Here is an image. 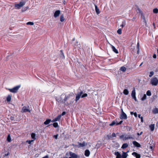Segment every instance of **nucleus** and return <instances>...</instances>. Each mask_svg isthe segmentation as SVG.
Segmentation results:
<instances>
[{"label":"nucleus","mask_w":158,"mask_h":158,"mask_svg":"<svg viewBox=\"0 0 158 158\" xmlns=\"http://www.w3.org/2000/svg\"><path fill=\"white\" fill-rule=\"evenodd\" d=\"M73 95V93H71L70 94H69L67 96H66L64 98V100H59L58 99L56 98V100L59 102H60V103H65L66 101H67V100L68 99H69L71 97H72Z\"/></svg>","instance_id":"obj_1"},{"label":"nucleus","mask_w":158,"mask_h":158,"mask_svg":"<svg viewBox=\"0 0 158 158\" xmlns=\"http://www.w3.org/2000/svg\"><path fill=\"white\" fill-rule=\"evenodd\" d=\"M25 1H23L20 2L19 3L15 4V7L16 9H19L21 7H23L25 5Z\"/></svg>","instance_id":"obj_2"},{"label":"nucleus","mask_w":158,"mask_h":158,"mask_svg":"<svg viewBox=\"0 0 158 158\" xmlns=\"http://www.w3.org/2000/svg\"><path fill=\"white\" fill-rule=\"evenodd\" d=\"M69 154L71 156L70 157L68 158V156H66L68 155V153H66V156L64 157V158H78V157L77 155L71 152H69Z\"/></svg>","instance_id":"obj_3"},{"label":"nucleus","mask_w":158,"mask_h":158,"mask_svg":"<svg viewBox=\"0 0 158 158\" xmlns=\"http://www.w3.org/2000/svg\"><path fill=\"white\" fill-rule=\"evenodd\" d=\"M20 87V85H19L16 86L12 89H8L11 92L14 93H16L17 92Z\"/></svg>","instance_id":"obj_4"},{"label":"nucleus","mask_w":158,"mask_h":158,"mask_svg":"<svg viewBox=\"0 0 158 158\" xmlns=\"http://www.w3.org/2000/svg\"><path fill=\"white\" fill-rule=\"evenodd\" d=\"M150 82L152 85L156 86L158 83V80L156 77H153L151 79Z\"/></svg>","instance_id":"obj_5"},{"label":"nucleus","mask_w":158,"mask_h":158,"mask_svg":"<svg viewBox=\"0 0 158 158\" xmlns=\"http://www.w3.org/2000/svg\"><path fill=\"white\" fill-rule=\"evenodd\" d=\"M121 114L120 118L121 119H126L127 118V116L126 114L123 112V109H121Z\"/></svg>","instance_id":"obj_6"},{"label":"nucleus","mask_w":158,"mask_h":158,"mask_svg":"<svg viewBox=\"0 0 158 158\" xmlns=\"http://www.w3.org/2000/svg\"><path fill=\"white\" fill-rule=\"evenodd\" d=\"M83 93V92L82 91H81L80 92L78 93L76 96L75 101L76 102H77L78 100L81 97V96L82 94Z\"/></svg>","instance_id":"obj_7"},{"label":"nucleus","mask_w":158,"mask_h":158,"mask_svg":"<svg viewBox=\"0 0 158 158\" xmlns=\"http://www.w3.org/2000/svg\"><path fill=\"white\" fill-rule=\"evenodd\" d=\"M60 11V10H56L54 13V16L55 18H56L59 16Z\"/></svg>","instance_id":"obj_8"},{"label":"nucleus","mask_w":158,"mask_h":158,"mask_svg":"<svg viewBox=\"0 0 158 158\" xmlns=\"http://www.w3.org/2000/svg\"><path fill=\"white\" fill-rule=\"evenodd\" d=\"M133 143L134 146L137 147L139 148L141 147L140 144L136 141H133Z\"/></svg>","instance_id":"obj_9"},{"label":"nucleus","mask_w":158,"mask_h":158,"mask_svg":"<svg viewBox=\"0 0 158 158\" xmlns=\"http://www.w3.org/2000/svg\"><path fill=\"white\" fill-rule=\"evenodd\" d=\"M114 154L116 156V158H121L122 156L118 152H116L114 153Z\"/></svg>","instance_id":"obj_10"},{"label":"nucleus","mask_w":158,"mask_h":158,"mask_svg":"<svg viewBox=\"0 0 158 158\" xmlns=\"http://www.w3.org/2000/svg\"><path fill=\"white\" fill-rule=\"evenodd\" d=\"M129 139H133V138L130 135H126L124 138L123 139V140H126Z\"/></svg>","instance_id":"obj_11"},{"label":"nucleus","mask_w":158,"mask_h":158,"mask_svg":"<svg viewBox=\"0 0 158 158\" xmlns=\"http://www.w3.org/2000/svg\"><path fill=\"white\" fill-rule=\"evenodd\" d=\"M110 45L111 47V48H112L113 51L116 53V54L118 53V51L117 50V49L115 48V47L111 44H110Z\"/></svg>","instance_id":"obj_12"},{"label":"nucleus","mask_w":158,"mask_h":158,"mask_svg":"<svg viewBox=\"0 0 158 158\" xmlns=\"http://www.w3.org/2000/svg\"><path fill=\"white\" fill-rule=\"evenodd\" d=\"M22 110L24 112H30V110L29 109H27V107L26 106H24L23 107Z\"/></svg>","instance_id":"obj_13"},{"label":"nucleus","mask_w":158,"mask_h":158,"mask_svg":"<svg viewBox=\"0 0 158 158\" xmlns=\"http://www.w3.org/2000/svg\"><path fill=\"white\" fill-rule=\"evenodd\" d=\"M132 155L135 156L136 157V158H140L141 157L139 154H138L135 152H133L132 153Z\"/></svg>","instance_id":"obj_14"},{"label":"nucleus","mask_w":158,"mask_h":158,"mask_svg":"<svg viewBox=\"0 0 158 158\" xmlns=\"http://www.w3.org/2000/svg\"><path fill=\"white\" fill-rule=\"evenodd\" d=\"M128 156V155L127 154V152H123L121 156L122 158H126Z\"/></svg>","instance_id":"obj_15"},{"label":"nucleus","mask_w":158,"mask_h":158,"mask_svg":"<svg viewBox=\"0 0 158 158\" xmlns=\"http://www.w3.org/2000/svg\"><path fill=\"white\" fill-rule=\"evenodd\" d=\"M152 111L153 113L156 114L158 113V108H155L152 109Z\"/></svg>","instance_id":"obj_16"},{"label":"nucleus","mask_w":158,"mask_h":158,"mask_svg":"<svg viewBox=\"0 0 158 158\" xmlns=\"http://www.w3.org/2000/svg\"><path fill=\"white\" fill-rule=\"evenodd\" d=\"M90 152L89 150H86L85 151V155L86 156H89L90 155Z\"/></svg>","instance_id":"obj_17"},{"label":"nucleus","mask_w":158,"mask_h":158,"mask_svg":"<svg viewBox=\"0 0 158 158\" xmlns=\"http://www.w3.org/2000/svg\"><path fill=\"white\" fill-rule=\"evenodd\" d=\"M51 121V120L50 119H47L44 122V124L46 125H48Z\"/></svg>","instance_id":"obj_18"},{"label":"nucleus","mask_w":158,"mask_h":158,"mask_svg":"<svg viewBox=\"0 0 158 158\" xmlns=\"http://www.w3.org/2000/svg\"><path fill=\"white\" fill-rule=\"evenodd\" d=\"M155 124H152L150 125L149 126V128L152 131H154L155 127Z\"/></svg>","instance_id":"obj_19"},{"label":"nucleus","mask_w":158,"mask_h":158,"mask_svg":"<svg viewBox=\"0 0 158 158\" xmlns=\"http://www.w3.org/2000/svg\"><path fill=\"white\" fill-rule=\"evenodd\" d=\"M87 144L84 142H83L82 143H79V147H84L85 145Z\"/></svg>","instance_id":"obj_20"},{"label":"nucleus","mask_w":158,"mask_h":158,"mask_svg":"<svg viewBox=\"0 0 158 158\" xmlns=\"http://www.w3.org/2000/svg\"><path fill=\"white\" fill-rule=\"evenodd\" d=\"M95 11L97 14H98L100 13V11L99 9L98 8L97 5H95Z\"/></svg>","instance_id":"obj_21"},{"label":"nucleus","mask_w":158,"mask_h":158,"mask_svg":"<svg viewBox=\"0 0 158 158\" xmlns=\"http://www.w3.org/2000/svg\"><path fill=\"white\" fill-rule=\"evenodd\" d=\"M128 146V145L127 143H123V144L121 147V148L123 149H124L127 148Z\"/></svg>","instance_id":"obj_22"},{"label":"nucleus","mask_w":158,"mask_h":158,"mask_svg":"<svg viewBox=\"0 0 158 158\" xmlns=\"http://www.w3.org/2000/svg\"><path fill=\"white\" fill-rule=\"evenodd\" d=\"M61 117V115H58L56 118H55V121L56 122L57 121H59Z\"/></svg>","instance_id":"obj_23"},{"label":"nucleus","mask_w":158,"mask_h":158,"mask_svg":"<svg viewBox=\"0 0 158 158\" xmlns=\"http://www.w3.org/2000/svg\"><path fill=\"white\" fill-rule=\"evenodd\" d=\"M126 21H123L122 22V24L120 26V27H121V28H123L126 25Z\"/></svg>","instance_id":"obj_24"},{"label":"nucleus","mask_w":158,"mask_h":158,"mask_svg":"<svg viewBox=\"0 0 158 158\" xmlns=\"http://www.w3.org/2000/svg\"><path fill=\"white\" fill-rule=\"evenodd\" d=\"M129 92L127 89H125L123 91V93L126 95H127L129 94Z\"/></svg>","instance_id":"obj_25"},{"label":"nucleus","mask_w":158,"mask_h":158,"mask_svg":"<svg viewBox=\"0 0 158 158\" xmlns=\"http://www.w3.org/2000/svg\"><path fill=\"white\" fill-rule=\"evenodd\" d=\"M136 95V93H135V88H134L133 90L132 91L131 93V96H135Z\"/></svg>","instance_id":"obj_26"},{"label":"nucleus","mask_w":158,"mask_h":158,"mask_svg":"<svg viewBox=\"0 0 158 158\" xmlns=\"http://www.w3.org/2000/svg\"><path fill=\"white\" fill-rule=\"evenodd\" d=\"M60 21L61 22H63L64 20V18L63 15H61L60 18Z\"/></svg>","instance_id":"obj_27"},{"label":"nucleus","mask_w":158,"mask_h":158,"mask_svg":"<svg viewBox=\"0 0 158 158\" xmlns=\"http://www.w3.org/2000/svg\"><path fill=\"white\" fill-rule=\"evenodd\" d=\"M11 99V96L10 95H8L7 97L6 100L8 102H10Z\"/></svg>","instance_id":"obj_28"},{"label":"nucleus","mask_w":158,"mask_h":158,"mask_svg":"<svg viewBox=\"0 0 158 158\" xmlns=\"http://www.w3.org/2000/svg\"><path fill=\"white\" fill-rule=\"evenodd\" d=\"M117 122V121L115 122V121H113L112 123L110 124V126H113L115 124L116 125Z\"/></svg>","instance_id":"obj_29"},{"label":"nucleus","mask_w":158,"mask_h":158,"mask_svg":"<svg viewBox=\"0 0 158 158\" xmlns=\"http://www.w3.org/2000/svg\"><path fill=\"white\" fill-rule=\"evenodd\" d=\"M35 133H32L31 134V137L34 140L35 139Z\"/></svg>","instance_id":"obj_30"},{"label":"nucleus","mask_w":158,"mask_h":158,"mask_svg":"<svg viewBox=\"0 0 158 158\" xmlns=\"http://www.w3.org/2000/svg\"><path fill=\"white\" fill-rule=\"evenodd\" d=\"M126 68L124 66L121 67L120 68V70L123 72H124L126 71Z\"/></svg>","instance_id":"obj_31"},{"label":"nucleus","mask_w":158,"mask_h":158,"mask_svg":"<svg viewBox=\"0 0 158 158\" xmlns=\"http://www.w3.org/2000/svg\"><path fill=\"white\" fill-rule=\"evenodd\" d=\"M147 98V96L146 94H144L143 97L141 98V100L143 101L145 100Z\"/></svg>","instance_id":"obj_32"},{"label":"nucleus","mask_w":158,"mask_h":158,"mask_svg":"<svg viewBox=\"0 0 158 158\" xmlns=\"http://www.w3.org/2000/svg\"><path fill=\"white\" fill-rule=\"evenodd\" d=\"M53 127H58V124L56 122H55V123H54L53 124Z\"/></svg>","instance_id":"obj_33"},{"label":"nucleus","mask_w":158,"mask_h":158,"mask_svg":"<svg viewBox=\"0 0 158 158\" xmlns=\"http://www.w3.org/2000/svg\"><path fill=\"white\" fill-rule=\"evenodd\" d=\"M147 95L148 96H150L151 95V93L150 90H148L146 92Z\"/></svg>","instance_id":"obj_34"},{"label":"nucleus","mask_w":158,"mask_h":158,"mask_svg":"<svg viewBox=\"0 0 158 158\" xmlns=\"http://www.w3.org/2000/svg\"><path fill=\"white\" fill-rule=\"evenodd\" d=\"M117 32L119 34H121L122 33V28L119 29L117 30Z\"/></svg>","instance_id":"obj_35"},{"label":"nucleus","mask_w":158,"mask_h":158,"mask_svg":"<svg viewBox=\"0 0 158 158\" xmlns=\"http://www.w3.org/2000/svg\"><path fill=\"white\" fill-rule=\"evenodd\" d=\"M7 140L9 142H10L11 139L10 137V135H8Z\"/></svg>","instance_id":"obj_36"},{"label":"nucleus","mask_w":158,"mask_h":158,"mask_svg":"<svg viewBox=\"0 0 158 158\" xmlns=\"http://www.w3.org/2000/svg\"><path fill=\"white\" fill-rule=\"evenodd\" d=\"M153 12L155 13H158V9L157 8H155L153 9Z\"/></svg>","instance_id":"obj_37"},{"label":"nucleus","mask_w":158,"mask_h":158,"mask_svg":"<svg viewBox=\"0 0 158 158\" xmlns=\"http://www.w3.org/2000/svg\"><path fill=\"white\" fill-rule=\"evenodd\" d=\"M125 134H123L121 135H120L119 137L121 139H123V138H124L125 137Z\"/></svg>","instance_id":"obj_38"},{"label":"nucleus","mask_w":158,"mask_h":158,"mask_svg":"<svg viewBox=\"0 0 158 158\" xmlns=\"http://www.w3.org/2000/svg\"><path fill=\"white\" fill-rule=\"evenodd\" d=\"M27 25H32L34 24V23L33 22H29L27 23Z\"/></svg>","instance_id":"obj_39"},{"label":"nucleus","mask_w":158,"mask_h":158,"mask_svg":"<svg viewBox=\"0 0 158 158\" xmlns=\"http://www.w3.org/2000/svg\"><path fill=\"white\" fill-rule=\"evenodd\" d=\"M87 96V94H84L82 95L81 96V98H84V97H86Z\"/></svg>","instance_id":"obj_40"},{"label":"nucleus","mask_w":158,"mask_h":158,"mask_svg":"<svg viewBox=\"0 0 158 158\" xmlns=\"http://www.w3.org/2000/svg\"><path fill=\"white\" fill-rule=\"evenodd\" d=\"M60 52H61V57H62V58H64V54L63 53V52H62V50H61L60 51Z\"/></svg>","instance_id":"obj_41"},{"label":"nucleus","mask_w":158,"mask_h":158,"mask_svg":"<svg viewBox=\"0 0 158 158\" xmlns=\"http://www.w3.org/2000/svg\"><path fill=\"white\" fill-rule=\"evenodd\" d=\"M142 18L143 19V22L145 23V25H146L147 24V23L146 22V19H145L144 17L143 16H142Z\"/></svg>","instance_id":"obj_42"},{"label":"nucleus","mask_w":158,"mask_h":158,"mask_svg":"<svg viewBox=\"0 0 158 158\" xmlns=\"http://www.w3.org/2000/svg\"><path fill=\"white\" fill-rule=\"evenodd\" d=\"M154 74V72L153 71L150 72V74L149 75V77H151Z\"/></svg>","instance_id":"obj_43"},{"label":"nucleus","mask_w":158,"mask_h":158,"mask_svg":"<svg viewBox=\"0 0 158 158\" xmlns=\"http://www.w3.org/2000/svg\"><path fill=\"white\" fill-rule=\"evenodd\" d=\"M34 140H27V142L29 144H31V143Z\"/></svg>","instance_id":"obj_44"},{"label":"nucleus","mask_w":158,"mask_h":158,"mask_svg":"<svg viewBox=\"0 0 158 158\" xmlns=\"http://www.w3.org/2000/svg\"><path fill=\"white\" fill-rule=\"evenodd\" d=\"M123 122V121L121 120V121L119 123L117 122V123L116 124V125H120L122 124V123Z\"/></svg>","instance_id":"obj_45"},{"label":"nucleus","mask_w":158,"mask_h":158,"mask_svg":"<svg viewBox=\"0 0 158 158\" xmlns=\"http://www.w3.org/2000/svg\"><path fill=\"white\" fill-rule=\"evenodd\" d=\"M132 97L135 100V101H137V99H136V96H132Z\"/></svg>","instance_id":"obj_46"},{"label":"nucleus","mask_w":158,"mask_h":158,"mask_svg":"<svg viewBox=\"0 0 158 158\" xmlns=\"http://www.w3.org/2000/svg\"><path fill=\"white\" fill-rule=\"evenodd\" d=\"M149 148L150 149L151 151H152L153 150V146H150L149 147Z\"/></svg>","instance_id":"obj_47"},{"label":"nucleus","mask_w":158,"mask_h":158,"mask_svg":"<svg viewBox=\"0 0 158 158\" xmlns=\"http://www.w3.org/2000/svg\"><path fill=\"white\" fill-rule=\"evenodd\" d=\"M112 136L114 137H115L116 136V134L115 133H113L112 134Z\"/></svg>","instance_id":"obj_48"},{"label":"nucleus","mask_w":158,"mask_h":158,"mask_svg":"<svg viewBox=\"0 0 158 158\" xmlns=\"http://www.w3.org/2000/svg\"><path fill=\"white\" fill-rule=\"evenodd\" d=\"M58 136V135L57 134L56 135H54V138H55V139H57V137Z\"/></svg>","instance_id":"obj_49"},{"label":"nucleus","mask_w":158,"mask_h":158,"mask_svg":"<svg viewBox=\"0 0 158 158\" xmlns=\"http://www.w3.org/2000/svg\"><path fill=\"white\" fill-rule=\"evenodd\" d=\"M65 114H66V112L64 111L60 115H61V116H63V115H65Z\"/></svg>","instance_id":"obj_50"},{"label":"nucleus","mask_w":158,"mask_h":158,"mask_svg":"<svg viewBox=\"0 0 158 158\" xmlns=\"http://www.w3.org/2000/svg\"><path fill=\"white\" fill-rule=\"evenodd\" d=\"M9 154V153H7L6 154H5V155L4 156H3L4 157H5V156H8Z\"/></svg>","instance_id":"obj_51"},{"label":"nucleus","mask_w":158,"mask_h":158,"mask_svg":"<svg viewBox=\"0 0 158 158\" xmlns=\"http://www.w3.org/2000/svg\"><path fill=\"white\" fill-rule=\"evenodd\" d=\"M153 57L154 58H156V55L155 54H154L153 56Z\"/></svg>","instance_id":"obj_52"},{"label":"nucleus","mask_w":158,"mask_h":158,"mask_svg":"<svg viewBox=\"0 0 158 158\" xmlns=\"http://www.w3.org/2000/svg\"><path fill=\"white\" fill-rule=\"evenodd\" d=\"M139 43H138V44H137V45H138V47L137 48H138V50L137 52L138 54L139 53Z\"/></svg>","instance_id":"obj_53"},{"label":"nucleus","mask_w":158,"mask_h":158,"mask_svg":"<svg viewBox=\"0 0 158 158\" xmlns=\"http://www.w3.org/2000/svg\"><path fill=\"white\" fill-rule=\"evenodd\" d=\"M49 156L48 155H46L44 157H43L42 158H48Z\"/></svg>","instance_id":"obj_54"},{"label":"nucleus","mask_w":158,"mask_h":158,"mask_svg":"<svg viewBox=\"0 0 158 158\" xmlns=\"http://www.w3.org/2000/svg\"><path fill=\"white\" fill-rule=\"evenodd\" d=\"M134 115L135 116V117H137V114L136 112H135L134 113Z\"/></svg>","instance_id":"obj_55"},{"label":"nucleus","mask_w":158,"mask_h":158,"mask_svg":"<svg viewBox=\"0 0 158 158\" xmlns=\"http://www.w3.org/2000/svg\"><path fill=\"white\" fill-rule=\"evenodd\" d=\"M140 118L141 119V122H143V117H141V118Z\"/></svg>","instance_id":"obj_56"},{"label":"nucleus","mask_w":158,"mask_h":158,"mask_svg":"<svg viewBox=\"0 0 158 158\" xmlns=\"http://www.w3.org/2000/svg\"><path fill=\"white\" fill-rule=\"evenodd\" d=\"M142 133V132H141L140 133H137V135H141Z\"/></svg>","instance_id":"obj_57"},{"label":"nucleus","mask_w":158,"mask_h":158,"mask_svg":"<svg viewBox=\"0 0 158 158\" xmlns=\"http://www.w3.org/2000/svg\"><path fill=\"white\" fill-rule=\"evenodd\" d=\"M52 122H56V121H55V119H53L51 121Z\"/></svg>","instance_id":"obj_58"},{"label":"nucleus","mask_w":158,"mask_h":158,"mask_svg":"<svg viewBox=\"0 0 158 158\" xmlns=\"http://www.w3.org/2000/svg\"><path fill=\"white\" fill-rule=\"evenodd\" d=\"M138 117L139 118H141V115L140 114H139Z\"/></svg>","instance_id":"obj_59"},{"label":"nucleus","mask_w":158,"mask_h":158,"mask_svg":"<svg viewBox=\"0 0 158 158\" xmlns=\"http://www.w3.org/2000/svg\"><path fill=\"white\" fill-rule=\"evenodd\" d=\"M134 113L133 112H131V115H133V114H134Z\"/></svg>","instance_id":"obj_60"},{"label":"nucleus","mask_w":158,"mask_h":158,"mask_svg":"<svg viewBox=\"0 0 158 158\" xmlns=\"http://www.w3.org/2000/svg\"><path fill=\"white\" fill-rule=\"evenodd\" d=\"M143 63V62H142V63L140 64V65H139V67L141 66L142 65V64Z\"/></svg>","instance_id":"obj_61"},{"label":"nucleus","mask_w":158,"mask_h":158,"mask_svg":"<svg viewBox=\"0 0 158 158\" xmlns=\"http://www.w3.org/2000/svg\"><path fill=\"white\" fill-rule=\"evenodd\" d=\"M75 40V38H73V39H72V41H74Z\"/></svg>","instance_id":"obj_62"},{"label":"nucleus","mask_w":158,"mask_h":158,"mask_svg":"<svg viewBox=\"0 0 158 158\" xmlns=\"http://www.w3.org/2000/svg\"><path fill=\"white\" fill-rule=\"evenodd\" d=\"M65 104L66 105H67L69 104L68 103H65Z\"/></svg>","instance_id":"obj_63"},{"label":"nucleus","mask_w":158,"mask_h":158,"mask_svg":"<svg viewBox=\"0 0 158 158\" xmlns=\"http://www.w3.org/2000/svg\"><path fill=\"white\" fill-rule=\"evenodd\" d=\"M108 138H109V139H110V137H110V136H108Z\"/></svg>","instance_id":"obj_64"}]
</instances>
